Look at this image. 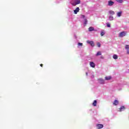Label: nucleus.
<instances>
[{
  "label": "nucleus",
  "mask_w": 129,
  "mask_h": 129,
  "mask_svg": "<svg viewBox=\"0 0 129 129\" xmlns=\"http://www.w3.org/2000/svg\"><path fill=\"white\" fill-rule=\"evenodd\" d=\"M125 36H126V32L122 31L119 33L118 37H119V38H122Z\"/></svg>",
  "instance_id": "nucleus-1"
},
{
  "label": "nucleus",
  "mask_w": 129,
  "mask_h": 129,
  "mask_svg": "<svg viewBox=\"0 0 129 129\" xmlns=\"http://www.w3.org/2000/svg\"><path fill=\"white\" fill-rule=\"evenodd\" d=\"M87 43H88V44H89L90 45H91V46H92V47H94V42H93V41L87 40Z\"/></svg>",
  "instance_id": "nucleus-2"
},
{
  "label": "nucleus",
  "mask_w": 129,
  "mask_h": 129,
  "mask_svg": "<svg viewBox=\"0 0 129 129\" xmlns=\"http://www.w3.org/2000/svg\"><path fill=\"white\" fill-rule=\"evenodd\" d=\"M113 5H114V2L111 1H108V6H109V7H111L112 6H113Z\"/></svg>",
  "instance_id": "nucleus-3"
},
{
  "label": "nucleus",
  "mask_w": 129,
  "mask_h": 129,
  "mask_svg": "<svg viewBox=\"0 0 129 129\" xmlns=\"http://www.w3.org/2000/svg\"><path fill=\"white\" fill-rule=\"evenodd\" d=\"M80 3H81L80 0H76L75 2V4H73L72 5H73L74 7H75V6H77V5H79Z\"/></svg>",
  "instance_id": "nucleus-4"
},
{
  "label": "nucleus",
  "mask_w": 129,
  "mask_h": 129,
  "mask_svg": "<svg viewBox=\"0 0 129 129\" xmlns=\"http://www.w3.org/2000/svg\"><path fill=\"white\" fill-rule=\"evenodd\" d=\"M96 126H97V128H98V129L102 128V127H103V124H97Z\"/></svg>",
  "instance_id": "nucleus-5"
},
{
  "label": "nucleus",
  "mask_w": 129,
  "mask_h": 129,
  "mask_svg": "<svg viewBox=\"0 0 129 129\" xmlns=\"http://www.w3.org/2000/svg\"><path fill=\"white\" fill-rule=\"evenodd\" d=\"M99 82L100 84H104V80L102 79H98Z\"/></svg>",
  "instance_id": "nucleus-6"
},
{
  "label": "nucleus",
  "mask_w": 129,
  "mask_h": 129,
  "mask_svg": "<svg viewBox=\"0 0 129 129\" xmlns=\"http://www.w3.org/2000/svg\"><path fill=\"white\" fill-rule=\"evenodd\" d=\"M79 11H80V9H79V7L77 8L76 10L74 11V14L76 15V14H77V13H78Z\"/></svg>",
  "instance_id": "nucleus-7"
},
{
  "label": "nucleus",
  "mask_w": 129,
  "mask_h": 129,
  "mask_svg": "<svg viewBox=\"0 0 129 129\" xmlns=\"http://www.w3.org/2000/svg\"><path fill=\"white\" fill-rule=\"evenodd\" d=\"M90 65L91 66V67H92V68H95V63H94V62L91 61L90 62Z\"/></svg>",
  "instance_id": "nucleus-8"
},
{
  "label": "nucleus",
  "mask_w": 129,
  "mask_h": 129,
  "mask_svg": "<svg viewBox=\"0 0 129 129\" xmlns=\"http://www.w3.org/2000/svg\"><path fill=\"white\" fill-rule=\"evenodd\" d=\"M124 109H125V108L124 107V106H122L120 107V108H119L118 111H122Z\"/></svg>",
  "instance_id": "nucleus-9"
},
{
  "label": "nucleus",
  "mask_w": 129,
  "mask_h": 129,
  "mask_svg": "<svg viewBox=\"0 0 129 129\" xmlns=\"http://www.w3.org/2000/svg\"><path fill=\"white\" fill-rule=\"evenodd\" d=\"M119 102L118 100H115L114 102L113 103V105H117V104H118Z\"/></svg>",
  "instance_id": "nucleus-10"
},
{
  "label": "nucleus",
  "mask_w": 129,
  "mask_h": 129,
  "mask_svg": "<svg viewBox=\"0 0 129 129\" xmlns=\"http://www.w3.org/2000/svg\"><path fill=\"white\" fill-rule=\"evenodd\" d=\"M96 104H97V101H96V100H95L92 103V105L93 106H96Z\"/></svg>",
  "instance_id": "nucleus-11"
},
{
  "label": "nucleus",
  "mask_w": 129,
  "mask_h": 129,
  "mask_svg": "<svg viewBox=\"0 0 129 129\" xmlns=\"http://www.w3.org/2000/svg\"><path fill=\"white\" fill-rule=\"evenodd\" d=\"M89 32H92V31H94V28H93V27H90L89 28Z\"/></svg>",
  "instance_id": "nucleus-12"
},
{
  "label": "nucleus",
  "mask_w": 129,
  "mask_h": 129,
  "mask_svg": "<svg viewBox=\"0 0 129 129\" xmlns=\"http://www.w3.org/2000/svg\"><path fill=\"white\" fill-rule=\"evenodd\" d=\"M110 79H111V77L110 76L105 77V80H110Z\"/></svg>",
  "instance_id": "nucleus-13"
},
{
  "label": "nucleus",
  "mask_w": 129,
  "mask_h": 129,
  "mask_svg": "<svg viewBox=\"0 0 129 129\" xmlns=\"http://www.w3.org/2000/svg\"><path fill=\"white\" fill-rule=\"evenodd\" d=\"M121 14H122V12L121 11L117 13V16L118 17H121Z\"/></svg>",
  "instance_id": "nucleus-14"
},
{
  "label": "nucleus",
  "mask_w": 129,
  "mask_h": 129,
  "mask_svg": "<svg viewBox=\"0 0 129 129\" xmlns=\"http://www.w3.org/2000/svg\"><path fill=\"white\" fill-rule=\"evenodd\" d=\"M113 59H115V60H116V59L118 58V56H117V55L114 54V55H113Z\"/></svg>",
  "instance_id": "nucleus-15"
},
{
  "label": "nucleus",
  "mask_w": 129,
  "mask_h": 129,
  "mask_svg": "<svg viewBox=\"0 0 129 129\" xmlns=\"http://www.w3.org/2000/svg\"><path fill=\"white\" fill-rule=\"evenodd\" d=\"M87 19L85 18L84 19V24H85V26H86L87 25Z\"/></svg>",
  "instance_id": "nucleus-16"
},
{
  "label": "nucleus",
  "mask_w": 129,
  "mask_h": 129,
  "mask_svg": "<svg viewBox=\"0 0 129 129\" xmlns=\"http://www.w3.org/2000/svg\"><path fill=\"white\" fill-rule=\"evenodd\" d=\"M100 55H101V52L100 51H98V52L97 53L96 56H100Z\"/></svg>",
  "instance_id": "nucleus-17"
},
{
  "label": "nucleus",
  "mask_w": 129,
  "mask_h": 129,
  "mask_svg": "<svg viewBox=\"0 0 129 129\" xmlns=\"http://www.w3.org/2000/svg\"><path fill=\"white\" fill-rule=\"evenodd\" d=\"M109 19L110 21H112L113 20V16H111L109 17Z\"/></svg>",
  "instance_id": "nucleus-18"
},
{
  "label": "nucleus",
  "mask_w": 129,
  "mask_h": 129,
  "mask_svg": "<svg viewBox=\"0 0 129 129\" xmlns=\"http://www.w3.org/2000/svg\"><path fill=\"white\" fill-rule=\"evenodd\" d=\"M125 49L126 50H129V46H128V45H127V44L125 45Z\"/></svg>",
  "instance_id": "nucleus-19"
},
{
  "label": "nucleus",
  "mask_w": 129,
  "mask_h": 129,
  "mask_svg": "<svg viewBox=\"0 0 129 129\" xmlns=\"http://www.w3.org/2000/svg\"><path fill=\"white\" fill-rule=\"evenodd\" d=\"M109 13L110 15H114V12H113V11H110Z\"/></svg>",
  "instance_id": "nucleus-20"
},
{
  "label": "nucleus",
  "mask_w": 129,
  "mask_h": 129,
  "mask_svg": "<svg viewBox=\"0 0 129 129\" xmlns=\"http://www.w3.org/2000/svg\"><path fill=\"white\" fill-rule=\"evenodd\" d=\"M117 3H119L120 4H121L122 3V0H116Z\"/></svg>",
  "instance_id": "nucleus-21"
},
{
  "label": "nucleus",
  "mask_w": 129,
  "mask_h": 129,
  "mask_svg": "<svg viewBox=\"0 0 129 129\" xmlns=\"http://www.w3.org/2000/svg\"><path fill=\"white\" fill-rule=\"evenodd\" d=\"M104 34H105V33L103 31H102L101 32L100 35H101V36H104Z\"/></svg>",
  "instance_id": "nucleus-22"
},
{
  "label": "nucleus",
  "mask_w": 129,
  "mask_h": 129,
  "mask_svg": "<svg viewBox=\"0 0 129 129\" xmlns=\"http://www.w3.org/2000/svg\"><path fill=\"white\" fill-rule=\"evenodd\" d=\"M78 46H83V43L79 42L78 43Z\"/></svg>",
  "instance_id": "nucleus-23"
},
{
  "label": "nucleus",
  "mask_w": 129,
  "mask_h": 129,
  "mask_svg": "<svg viewBox=\"0 0 129 129\" xmlns=\"http://www.w3.org/2000/svg\"><path fill=\"white\" fill-rule=\"evenodd\" d=\"M97 45L99 47V48H100V47L101 46V45L100 44V43L98 42L97 43Z\"/></svg>",
  "instance_id": "nucleus-24"
},
{
  "label": "nucleus",
  "mask_w": 129,
  "mask_h": 129,
  "mask_svg": "<svg viewBox=\"0 0 129 129\" xmlns=\"http://www.w3.org/2000/svg\"><path fill=\"white\" fill-rule=\"evenodd\" d=\"M107 27L108 28H110V24L109 23H107Z\"/></svg>",
  "instance_id": "nucleus-25"
},
{
  "label": "nucleus",
  "mask_w": 129,
  "mask_h": 129,
  "mask_svg": "<svg viewBox=\"0 0 129 129\" xmlns=\"http://www.w3.org/2000/svg\"><path fill=\"white\" fill-rule=\"evenodd\" d=\"M82 18H83V19H84V18H85V16H84V15H82Z\"/></svg>",
  "instance_id": "nucleus-26"
},
{
  "label": "nucleus",
  "mask_w": 129,
  "mask_h": 129,
  "mask_svg": "<svg viewBox=\"0 0 129 129\" xmlns=\"http://www.w3.org/2000/svg\"><path fill=\"white\" fill-rule=\"evenodd\" d=\"M101 59H104V57H103V56H101Z\"/></svg>",
  "instance_id": "nucleus-27"
},
{
  "label": "nucleus",
  "mask_w": 129,
  "mask_h": 129,
  "mask_svg": "<svg viewBox=\"0 0 129 129\" xmlns=\"http://www.w3.org/2000/svg\"><path fill=\"white\" fill-rule=\"evenodd\" d=\"M127 54H129V49H127Z\"/></svg>",
  "instance_id": "nucleus-28"
},
{
  "label": "nucleus",
  "mask_w": 129,
  "mask_h": 129,
  "mask_svg": "<svg viewBox=\"0 0 129 129\" xmlns=\"http://www.w3.org/2000/svg\"><path fill=\"white\" fill-rule=\"evenodd\" d=\"M40 66L41 67H43V64H42V63L40 64Z\"/></svg>",
  "instance_id": "nucleus-29"
},
{
  "label": "nucleus",
  "mask_w": 129,
  "mask_h": 129,
  "mask_svg": "<svg viewBox=\"0 0 129 129\" xmlns=\"http://www.w3.org/2000/svg\"><path fill=\"white\" fill-rule=\"evenodd\" d=\"M87 74H88L87 73H86V75H87Z\"/></svg>",
  "instance_id": "nucleus-30"
}]
</instances>
